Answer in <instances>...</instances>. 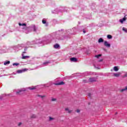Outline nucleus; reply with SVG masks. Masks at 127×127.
I'll return each mask as SVG.
<instances>
[{"instance_id": "obj_13", "label": "nucleus", "mask_w": 127, "mask_h": 127, "mask_svg": "<svg viewBox=\"0 0 127 127\" xmlns=\"http://www.w3.org/2000/svg\"><path fill=\"white\" fill-rule=\"evenodd\" d=\"M54 48H59L60 46L58 44H56L54 46Z\"/></svg>"}, {"instance_id": "obj_27", "label": "nucleus", "mask_w": 127, "mask_h": 127, "mask_svg": "<svg viewBox=\"0 0 127 127\" xmlns=\"http://www.w3.org/2000/svg\"><path fill=\"white\" fill-rule=\"evenodd\" d=\"M25 53H26V52H23V54H24Z\"/></svg>"}, {"instance_id": "obj_29", "label": "nucleus", "mask_w": 127, "mask_h": 127, "mask_svg": "<svg viewBox=\"0 0 127 127\" xmlns=\"http://www.w3.org/2000/svg\"><path fill=\"white\" fill-rule=\"evenodd\" d=\"M84 33H86V32L85 31H83Z\"/></svg>"}, {"instance_id": "obj_6", "label": "nucleus", "mask_w": 127, "mask_h": 127, "mask_svg": "<svg viewBox=\"0 0 127 127\" xmlns=\"http://www.w3.org/2000/svg\"><path fill=\"white\" fill-rule=\"evenodd\" d=\"M9 64H10V62L9 61H5L4 63V65H8Z\"/></svg>"}, {"instance_id": "obj_12", "label": "nucleus", "mask_w": 127, "mask_h": 127, "mask_svg": "<svg viewBox=\"0 0 127 127\" xmlns=\"http://www.w3.org/2000/svg\"><path fill=\"white\" fill-rule=\"evenodd\" d=\"M120 75H121V73H120V72L114 74V76H115V77H119L120 76Z\"/></svg>"}, {"instance_id": "obj_10", "label": "nucleus", "mask_w": 127, "mask_h": 127, "mask_svg": "<svg viewBox=\"0 0 127 127\" xmlns=\"http://www.w3.org/2000/svg\"><path fill=\"white\" fill-rule=\"evenodd\" d=\"M95 81H96V79H95L94 78L89 79V82H95Z\"/></svg>"}, {"instance_id": "obj_19", "label": "nucleus", "mask_w": 127, "mask_h": 127, "mask_svg": "<svg viewBox=\"0 0 127 127\" xmlns=\"http://www.w3.org/2000/svg\"><path fill=\"white\" fill-rule=\"evenodd\" d=\"M13 66H14L15 65H16V66H17V65H18V64H13Z\"/></svg>"}, {"instance_id": "obj_23", "label": "nucleus", "mask_w": 127, "mask_h": 127, "mask_svg": "<svg viewBox=\"0 0 127 127\" xmlns=\"http://www.w3.org/2000/svg\"><path fill=\"white\" fill-rule=\"evenodd\" d=\"M88 97H90V96H91V94L88 93Z\"/></svg>"}, {"instance_id": "obj_14", "label": "nucleus", "mask_w": 127, "mask_h": 127, "mask_svg": "<svg viewBox=\"0 0 127 127\" xmlns=\"http://www.w3.org/2000/svg\"><path fill=\"white\" fill-rule=\"evenodd\" d=\"M112 37H113L111 35H107V38H108V39H112Z\"/></svg>"}, {"instance_id": "obj_2", "label": "nucleus", "mask_w": 127, "mask_h": 127, "mask_svg": "<svg viewBox=\"0 0 127 127\" xmlns=\"http://www.w3.org/2000/svg\"><path fill=\"white\" fill-rule=\"evenodd\" d=\"M29 58H30V56H24V54H22V59H28Z\"/></svg>"}, {"instance_id": "obj_4", "label": "nucleus", "mask_w": 127, "mask_h": 127, "mask_svg": "<svg viewBox=\"0 0 127 127\" xmlns=\"http://www.w3.org/2000/svg\"><path fill=\"white\" fill-rule=\"evenodd\" d=\"M126 19H127V18L124 17V18H123V19H121L120 20V22L121 23H123L124 21H126Z\"/></svg>"}, {"instance_id": "obj_25", "label": "nucleus", "mask_w": 127, "mask_h": 127, "mask_svg": "<svg viewBox=\"0 0 127 127\" xmlns=\"http://www.w3.org/2000/svg\"><path fill=\"white\" fill-rule=\"evenodd\" d=\"M20 92H21V91H19V92H17V94H19V93H20Z\"/></svg>"}, {"instance_id": "obj_16", "label": "nucleus", "mask_w": 127, "mask_h": 127, "mask_svg": "<svg viewBox=\"0 0 127 127\" xmlns=\"http://www.w3.org/2000/svg\"><path fill=\"white\" fill-rule=\"evenodd\" d=\"M101 56H102V55H98L97 56H95V57H96V58H99V57H101Z\"/></svg>"}, {"instance_id": "obj_30", "label": "nucleus", "mask_w": 127, "mask_h": 127, "mask_svg": "<svg viewBox=\"0 0 127 127\" xmlns=\"http://www.w3.org/2000/svg\"><path fill=\"white\" fill-rule=\"evenodd\" d=\"M68 113H71V111H68Z\"/></svg>"}, {"instance_id": "obj_5", "label": "nucleus", "mask_w": 127, "mask_h": 127, "mask_svg": "<svg viewBox=\"0 0 127 127\" xmlns=\"http://www.w3.org/2000/svg\"><path fill=\"white\" fill-rule=\"evenodd\" d=\"M70 61L72 62H77V59L75 58H72L70 59Z\"/></svg>"}, {"instance_id": "obj_15", "label": "nucleus", "mask_w": 127, "mask_h": 127, "mask_svg": "<svg viewBox=\"0 0 127 127\" xmlns=\"http://www.w3.org/2000/svg\"><path fill=\"white\" fill-rule=\"evenodd\" d=\"M42 23L44 24H45V23H46V20L45 19H43L42 20Z\"/></svg>"}, {"instance_id": "obj_8", "label": "nucleus", "mask_w": 127, "mask_h": 127, "mask_svg": "<svg viewBox=\"0 0 127 127\" xmlns=\"http://www.w3.org/2000/svg\"><path fill=\"white\" fill-rule=\"evenodd\" d=\"M98 42H99V43H101V42H104V40L103 39V38H100L98 40Z\"/></svg>"}, {"instance_id": "obj_17", "label": "nucleus", "mask_w": 127, "mask_h": 127, "mask_svg": "<svg viewBox=\"0 0 127 127\" xmlns=\"http://www.w3.org/2000/svg\"><path fill=\"white\" fill-rule=\"evenodd\" d=\"M49 63V62L44 63H43V65H47V64H48Z\"/></svg>"}, {"instance_id": "obj_9", "label": "nucleus", "mask_w": 127, "mask_h": 127, "mask_svg": "<svg viewBox=\"0 0 127 127\" xmlns=\"http://www.w3.org/2000/svg\"><path fill=\"white\" fill-rule=\"evenodd\" d=\"M114 71H116V72L119 71V67H118V66H115L114 67Z\"/></svg>"}, {"instance_id": "obj_24", "label": "nucleus", "mask_w": 127, "mask_h": 127, "mask_svg": "<svg viewBox=\"0 0 127 127\" xmlns=\"http://www.w3.org/2000/svg\"><path fill=\"white\" fill-rule=\"evenodd\" d=\"M50 121H51V120H53V118H52L51 117H50Z\"/></svg>"}, {"instance_id": "obj_3", "label": "nucleus", "mask_w": 127, "mask_h": 127, "mask_svg": "<svg viewBox=\"0 0 127 127\" xmlns=\"http://www.w3.org/2000/svg\"><path fill=\"white\" fill-rule=\"evenodd\" d=\"M104 45L106 47H111V44H109L107 41L104 42Z\"/></svg>"}, {"instance_id": "obj_1", "label": "nucleus", "mask_w": 127, "mask_h": 127, "mask_svg": "<svg viewBox=\"0 0 127 127\" xmlns=\"http://www.w3.org/2000/svg\"><path fill=\"white\" fill-rule=\"evenodd\" d=\"M27 71H28V68H24L22 69L17 70V73H18V74H20L21 73H24V72H26Z\"/></svg>"}, {"instance_id": "obj_22", "label": "nucleus", "mask_w": 127, "mask_h": 127, "mask_svg": "<svg viewBox=\"0 0 127 127\" xmlns=\"http://www.w3.org/2000/svg\"><path fill=\"white\" fill-rule=\"evenodd\" d=\"M34 89H35V87H34V88H31V90H34Z\"/></svg>"}, {"instance_id": "obj_21", "label": "nucleus", "mask_w": 127, "mask_h": 127, "mask_svg": "<svg viewBox=\"0 0 127 127\" xmlns=\"http://www.w3.org/2000/svg\"><path fill=\"white\" fill-rule=\"evenodd\" d=\"M77 113H80V110L79 109L76 110Z\"/></svg>"}, {"instance_id": "obj_7", "label": "nucleus", "mask_w": 127, "mask_h": 127, "mask_svg": "<svg viewBox=\"0 0 127 127\" xmlns=\"http://www.w3.org/2000/svg\"><path fill=\"white\" fill-rule=\"evenodd\" d=\"M55 85H64V82L62 81L60 83H55Z\"/></svg>"}, {"instance_id": "obj_28", "label": "nucleus", "mask_w": 127, "mask_h": 127, "mask_svg": "<svg viewBox=\"0 0 127 127\" xmlns=\"http://www.w3.org/2000/svg\"><path fill=\"white\" fill-rule=\"evenodd\" d=\"M65 111H68V108H66Z\"/></svg>"}, {"instance_id": "obj_20", "label": "nucleus", "mask_w": 127, "mask_h": 127, "mask_svg": "<svg viewBox=\"0 0 127 127\" xmlns=\"http://www.w3.org/2000/svg\"><path fill=\"white\" fill-rule=\"evenodd\" d=\"M52 101H56V99H55V98H53L52 99Z\"/></svg>"}, {"instance_id": "obj_18", "label": "nucleus", "mask_w": 127, "mask_h": 127, "mask_svg": "<svg viewBox=\"0 0 127 127\" xmlns=\"http://www.w3.org/2000/svg\"><path fill=\"white\" fill-rule=\"evenodd\" d=\"M123 30H124V31H126V32H127V29H125V28H123Z\"/></svg>"}, {"instance_id": "obj_11", "label": "nucleus", "mask_w": 127, "mask_h": 127, "mask_svg": "<svg viewBox=\"0 0 127 127\" xmlns=\"http://www.w3.org/2000/svg\"><path fill=\"white\" fill-rule=\"evenodd\" d=\"M19 25L20 26H26V24H25V23L21 24L20 23H19Z\"/></svg>"}, {"instance_id": "obj_26", "label": "nucleus", "mask_w": 127, "mask_h": 127, "mask_svg": "<svg viewBox=\"0 0 127 127\" xmlns=\"http://www.w3.org/2000/svg\"><path fill=\"white\" fill-rule=\"evenodd\" d=\"M21 125V123H19L18 126H20Z\"/></svg>"}]
</instances>
